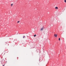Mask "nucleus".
Listing matches in <instances>:
<instances>
[{"label":"nucleus","mask_w":66,"mask_h":66,"mask_svg":"<svg viewBox=\"0 0 66 66\" xmlns=\"http://www.w3.org/2000/svg\"><path fill=\"white\" fill-rule=\"evenodd\" d=\"M55 9H58V7H55Z\"/></svg>","instance_id":"7ed1b4c3"},{"label":"nucleus","mask_w":66,"mask_h":66,"mask_svg":"<svg viewBox=\"0 0 66 66\" xmlns=\"http://www.w3.org/2000/svg\"><path fill=\"white\" fill-rule=\"evenodd\" d=\"M13 4H11V6H13Z\"/></svg>","instance_id":"39448f33"},{"label":"nucleus","mask_w":66,"mask_h":66,"mask_svg":"<svg viewBox=\"0 0 66 66\" xmlns=\"http://www.w3.org/2000/svg\"><path fill=\"white\" fill-rule=\"evenodd\" d=\"M59 40H61V39H60V38H59Z\"/></svg>","instance_id":"1a4fd4ad"},{"label":"nucleus","mask_w":66,"mask_h":66,"mask_svg":"<svg viewBox=\"0 0 66 66\" xmlns=\"http://www.w3.org/2000/svg\"><path fill=\"white\" fill-rule=\"evenodd\" d=\"M36 36V35H35L34 36V37H35V36Z\"/></svg>","instance_id":"423d86ee"},{"label":"nucleus","mask_w":66,"mask_h":66,"mask_svg":"<svg viewBox=\"0 0 66 66\" xmlns=\"http://www.w3.org/2000/svg\"><path fill=\"white\" fill-rule=\"evenodd\" d=\"M43 28H42L40 29L41 31H43Z\"/></svg>","instance_id":"f03ea898"},{"label":"nucleus","mask_w":66,"mask_h":66,"mask_svg":"<svg viewBox=\"0 0 66 66\" xmlns=\"http://www.w3.org/2000/svg\"><path fill=\"white\" fill-rule=\"evenodd\" d=\"M23 38H26V36H23Z\"/></svg>","instance_id":"20e7f679"},{"label":"nucleus","mask_w":66,"mask_h":66,"mask_svg":"<svg viewBox=\"0 0 66 66\" xmlns=\"http://www.w3.org/2000/svg\"><path fill=\"white\" fill-rule=\"evenodd\" d=\"M19 22H20V21H19L17 23H19Z\"/></svg>","instance_id":"0eeeda50"},{"label":"nucleus","mask_w":66,"mask_h":66,"mask_svg":"<svg viewBox=\"0 0 66 66\" xmlns=\"http://www.w3.org/2000/svg\"><path fill=\"white\" fill-rule=\"evenodd\" d=\"M54 36H55V37H57V34H55L54 35Z\"/></svg>","instance_id":"f257e3e1"},{"label":"nucleus","mask_w":66,"mask_h":66,"mask_svg":"<svg viewBox=\"0 0 66 66\" xmlns=\"http://www.w3.org/2000/svg\"><path fill=\"white\" fill-rule=\"evenodd\" d=\"M64 2H65V3H66V0H64Z\"/></svg>","instance_id":"6e6552de"}]
</instances>
